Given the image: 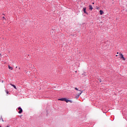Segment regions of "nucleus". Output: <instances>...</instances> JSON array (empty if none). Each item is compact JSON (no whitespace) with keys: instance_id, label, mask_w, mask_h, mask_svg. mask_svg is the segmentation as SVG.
I'll return each instance as SVG.
<instances>
[{"instance_id":"obj_1","label":"nucleus","mask_w":127,"mask_h":127,"mask_svg":"<svg viewBox=\"0 0 127 127\" xmlns=\"http://www.w3.org/2000/svg\"><path fill=\"white\" fill-rule=\"evenodd\" d=\"M82 93H83V91L79 90V93H77V95L75 96V99H79V97Z\"/></svg>"},{"instance_id":"obj_2","label":"nucleus","mask_w":127,"mask_h":127,"mask_svg":"<svg viewBox=\"0 0 127 127\" xmlns=\"http://www.w3.org/2000/svg\"><path fill=\"white\" fill-rule=\"evenodd\" d=\"M119 56H120V58L122 59L124 61H126V58L124 57V55L123 54H119Z\"/></svg>"},{"instance_id":"obj_3","label":"nucleus","mask_w":127,"mask_h":127,"mask_svg":"<svg viewBox=\"0 0 127 127\" xmlns=\"http://www.w3.org/2000/svg\"><path fill=\"white\" fill-rule=\"evenodd\" d=\"M18 110H19L18 111V114H21L23 112L22 108L21 107H19L18 108Z\"/></svg>"},{"instance_id":"obj_4","label":"nucleus","mask_w":127,"mask_h":127,"mask_svg":"<svg viewBox=\"0 0 127 127\" xmlns=\"http://www.w3.org/2000/svg\"><path fill=\"white\" fill-rule=\"evenodd\" d=\"M86 9H87V7H84L82 9L83 11L84 12V13H86V14H88V13H87V11H86Z\"/></svg>"},{"instance_id":"obj_5","label":"nucleus","mask_w":127,"mask_h":127,"mask_svg":"<svg viewBox=\"0 0 127 127\" xmlns=\"http://www.w3.org/2000/svg\"><path fill=\"white\" fill-rule=\"evenodd\" d=\"M65 100H66V98H62L61 99H59V101H62L63 102H65Z\"/></svg>"},{"instance_id":"obj_6","label":"nucleus","mask_w":127,"mask_h":127,"mask_svg":"<svg viewBox=\"0 0 127 127\" xmlns=\"http://www.w3.org/2000/svg\"><path fill=\"white\" fill-rule=\"evenodd\" d=\"M103 13H104V11L102 10H100L99 11V14H100V15H102Z\"/></svg>"},{"instance_id":"obj_7","label":"nucleus","mask_w":127,"mask_h":127,"mask_svg":"<svg viewBox=\"0 0 127 127\" xmlns=\"http://www.w3.org/2000/svg\"><path fill=\"white\" fill-rule=\"evenodd\" d=\"M10 85H11V86H12V87H13L14 89H15L16 90L17 89V88H16V86H15V85L12 84H10Z\"/></svg>"},{"instance_id":"obj_8","label":"nucleus","mask_w":127,"mask_h":127,"mask_svg":"<svg viewBox=\"0 0 127 127\" xmlns=\"http://www.w3.org/2000/svg\"><path fill=\"white\" fill-rule=\"evenodd\" d=\"M89 7L90 10H93V6H92V5H89Z\"/></svg>"},{"instance_id":"obj_9","label":"nucleus","mask_w":127,"mask_h":127,"mask_svg":"<svg viewBox=\"0 0 127 127\" xmlns=\"http://www.w3.org/2000/svg\"><path fill=\"white\" fill-rule=\"evenodd\" d=\"M65 102H66V103H69V102H70V100H68L67 98H65Z\"/></svg>"},{"instance_id":"obj_10","label":"nucleus","mask_w":127,"mask_h":127,"mask_svg":"<svg viewBox=\"0 0 127 127\" xmlns=\"http://www.w3.org/2000/svg\"><path fill=\"white\" fill-rule=\"evenodd\" d=\"M8 68L10 69V70H12L13 68L9 65H8Z\"/></svg>"},{"instance_id":"obj_11","label":"nucleus","mask_w":127,"mask_h":127,"mask_svg":"<svg viewBox=\"0 0 127 127\" xmlns=\"http://www.w3.org/2000/svg\"><path fill=\"white\" fill-rule=\"evenodd\" d=\"M74 89H75V90H76V91H79V92H80V90H79L77 87H75Z\"/></svg>"},{"instance_id":"obj_12","label":"nucleus","mask_w":127,"mask_h":127,"mask_svg":"<svg viewBox=\"0 0 127 127\" xmlns=\"http://www.w3.org/2000/svg\"><path fill=\"white\" fill-rule=\"evenodd\" d=\"M6 94H9V91H8V90H6Z\"/></svg>"},{"instance_id":"obj_13","label":"nucleus","mask_w":127,"mask_h":127,"mask_svg":"<svg viewBox=\"0 0 127 127\" xmlns=\"http://www.w3.org/2000/svg\"><path fill=\"white\" fill-rule=\"evenodd\" d=\"M2 122H4L3 119H2V117H1Z\"/></svg>"},{"instance_id":"obj_14","label":"nucleus","mask_w":127,"mask_h":127,"mask_svg":"<svg viewBox=\"0 0 127 127\" xmlns=\"http://www.w3.org/2000/svg\"><path fill=\"white\" fill-rule=\"evenodd\" d=\"M69 102H70V103H72V101H71V100H69Z\"/></svg>"},{"instance_id":"obj_15","label":"nucleus","mask_w":127,"mask_h":127,"mask_svg":"<svg viewBox=\"0 0 127 127\" xmlns=\"http://www.w3.org/2000/svg\"><path fill=\"white\" fill-rule=\"evenodd\" d=\"M92 4H95V2H92Z\"/></svg>"},{"instance_id":"obj_16","label":"nucleus","mask_w":127,"mask_h":127,"mask_svg":"<svg viewBox=\"0 0 127 127\" xmlns=\"http://www.w3.org/2000/svg\"><path fill=\"white\" fill-rule=\"evenodd\" d=\"M100 83H101V82H102V80H101V79L100 80Z\"/></svg>"},{"instance_id":"obj_17","label":"nucleus","mask_w":127,"mask_h":127,"mask_svg":"<svg viewBox=\"0 0 127 127\" xmlns=\"http://www.w3.org/2000/svg\"><path fill=\"white\" fill-rule=\"evenodd\" d=\"M3 18L4 19V18H4V17H3Z\"/></svg>"},{"instance_id":"obj_18","label":"nucleus","mask_w":127,"mask_h":127,"mask_svg":"<svg viewBox=\"0 0 127 127\" xmlns=\"http://www.w3.org/2000/svg\"><path fill=\"white\" fill-rule=\"evenodd\" d=\"M2 83H3V81H2Z\"/></svg>"},{"instance_id":"obj_19","label":"nucleus","mask_w":127,"mask_h":127,"mask_svg":"<svg viewBox=\"0 0 127 127\" xmlns=\"http://www.w3.org/2000/svg\"><path fill=\"white\" fill-rule=\"evenodd\" d=\"M117 54H119V53H117Z\"/></svg>"},{"instance_id":"obj_20","label":"nucleus","mask_w":127,"mask_h":127,"mask_svg":"<svg viewBox=\"0 0 127 127\" xmlns=\"http://www.w3.org/2000/svg\"><path fill=\"white\" fill-rule=\"evenodd\" d=\"M116 57H117V56H118V55H116Z\"/></svg>"},{"instance_id":"obj_21","label":"nucleus","mask_w":127,"mask_h":127,"mask_svg":"<svg viewBox=\"0 0 127 127\" xmlns=\"http://www.w3.org/2000/svg\"><path fill=\"white\" fill-rule=\"evenodd\" d=\"M0 127H1V126H0Z\"/></svg>"}]
</instances>
